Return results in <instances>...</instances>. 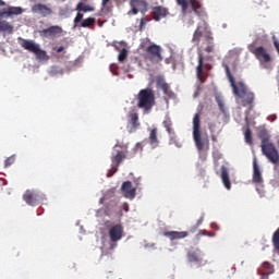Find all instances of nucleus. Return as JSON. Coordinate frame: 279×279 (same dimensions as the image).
Masks as SVG:
<instances>
[{
    "mask_svg": "<svg viewBox=\"0 0 279 279\" xmlns=\"http://www.w3.org/2000/svg\"><path fill=\"white\" fill-rule=\"evenodd\" d=\"M199 113H195L193 118V138L198 151V158L204 161L208 158L210 138L208 137V133L202 134V120H199Z\"/></svg>",
    "mask_w": 279,
    "mask_h": 279,
    "instance_id": "nucleus-1",
    "label": "nucleus"
},
{
    "mask_svg": "<svg viewBox=\"0 0 279 279\" xmlns=\"http://www.w3.org/2000/svg\"><path fill=\"white\" fill-rule=\"evenodd\" d=\"M223 69L231 84L233 95H235V97H239V99H242V106L244 108L245 106H252L254 104V93L250 92L247 85H244L243 82L236 83L234 81V76H232V73L230 72V66H228V64L223 63Z\"/></svg>",
    "mask_w": 279,
    "mask_h": 279,
    "instance_id": "nucleus-2",
    "label": "nucleus"
},
{
    "mask_svg": "<svg viewBox=\"0 0 279 279\" xmlns=\"http://www.w3.org/2000/svg\"><path fill=\"white\" fill-rule=\"evenodd\" d=\"M140 49L145 50L144 58L145 60H148V62H151L153 64L162 62V48L156 44H151L149 38H145L141 41Z\"/></svg>",
    "mask_w": 279,
    "mask_h": 279,
    "instance_id": "nucleus-3",
    "label": "nucleus"
},
{
    "mask_svg": "<svg viewBox=\"0 0 279 279\" xmlns=\"http://www.w3.org/2000/svg\"><path fill=\"white\" fill-rule=\"evenodd\" d=\"M258 137L262 141L260 147L264 156H266V158L270 160L272 165H278V149H276V146H274V144L269 143V133H267V130L259 131Z\"/></svg>",
    "mask_w": 279,
    "mask_h": 279,
    "instance_id": "nucleus-4",
    "label": "nucleus"
},
{
    "mask_svg": "<svg viewBox=\"0 0 279 279\" xmlns=\"http://www.w3.org/2000/svg\"><path fill=\"white\" fill-rule=\"evenodd\" d=\"M137 108L150 112L151 108L156 106V90L151 87L141 89L136 95Z\"/></svg>",
    "mask_w": 279,
    "mask_h": 279,
    "instance_id": "nucleus-5",
    "label": "nucleus"
},
{
    "mask_svg": "<svg viewBox=\"0 0 279 279\" xmlns=\"http://www.w3.org/2000/svg\"><path fill=\"white\" fill-rule=\"evenodd\" d=\"M20 45L26 51L34 53L37 60H47V51L40 49V46L34 43V40L20 38Z\"/></svg>",
    "mask_w": 279,
    "mask_h": 279,
    "instance_id": "nucleus-6",
    "label": "nucleus"
},
{
    "mask_svg": "<svg viewBox=\"0 0 279 279\" xmlns=\"http://www.w3.org/2000/svg\"><path fill=\"white\" fill-rule=\"evenodd\" d=\"M204 34L207 40H213V32H210V27L208 26V23L203 20L198 23L192 38V43H194L196 47H199V43Z\"/></svg>",
    "mask_w": 279,
    "mask_h": 279,
    "instance_id": "nucleus-7",
    "label": "nucleus"
},
{
    "mask_svg": "<svg viewBox=\"0 0 279 279\" xmlns=\"http://www.w3.org/2000/svg\"><path fill=\"white\" fill-rule=\"evenodd\" d=\"M23 199L28 206H38V204L45 202V194L36 190H26Z\"/></svg>",
    "mask_w": 279,
    "mask_h": 279,
    "instance_id": "nucleus-8",
    "label": "nucleus"
},
{
    "mask_svg": "<svg viewBox=\"0 0 279 279\" xmlns=\"http://www.w3.org/2000/svg\"><path fill=\"white\" fill-rule=\"evenodd\" d=\"M109 239H110V250H114L117 247V242L123 239V226L114 225L109 229Z\"/></svg>",
    "mask_w": 279,
    "mask_h": 279,
    "instance_id": "nucleus-9",
    "label": "nucleus"
},
{
    "mask_svg": "<svg viewBox=\"0 0 279 279\" xmlns=\"http://www.w3.org/2000/svg\"><path fill=\"white\" fill-rule=\"evenodd\" d=\"M186 257L189 263H193V265H197L198 267L206 265L204 253H202L199 248H196L194 251H189L186 254Z\"/></svg>",
    "mask_w": 279,
    "mask_h": 279,
    "instance_id": "nucleus-10",
    "label": "nucleus"
},
{
    "mask_svg": "<svg viewBox=\"0 0 279 279\" xmlns=\"http://www.w3.org/2000/svg\"><path fill=\"white\" fill-rule=\"evenodd\" d=\"M251 53H254V56L257 58V60H259V62H270L271 61V57L269 56V53H267V49H265V47L259 46L257 48L254 47V45H251L248 47Z\"/></svg>",
    "mask_w": 279,
    "mask_h": 279,
    "instance_id": "nucleus-11",
    "label": "nucleus"
},
{
    "mask_svg": "<svg viewBox=\"0 0 279 279\" xmlns=\"http://www.w3.org/2000/svg\"><path fill=\"white\" fill-rule=\"evenodd\" d=\"M204 69L210 71L211 66L209 63L204 64V54L198 53V64L196 66V77L199 82H206V77H204Z\"/></svg>",
    "mask_w": 279,
    "mask_h": 279,
    "instance_id": "nucleus-12",
    "label": "nucleus"
},
{
    "mask_svg": "<svg viewBox=\"0 0 279 279\" xmlns=\"http://www.w3.org/2000/svg\"><path fill=\"white\" fill-rule=\"evenodd\" d=\"M33 14H39V16L47 17L51 16L53 14V11L51 8H49L47 4L37 3L32 7Z\"/></svg>",
    "mask_w": 279,
    "mask_h": 279,
    "instance_id": "nucleus-13",
    "label": "nucleus"
},
{
    "mask_svg": "<svg viewBox=\"0 0 279 279\" xmlns=\"http://www.w3.org/2000/svg\"><path fill=\"white\" fill-rule=\"evenodd\" d=\"M151 16L156 22L162 21V19H167V16H169V9L162 5L154 7L151 9Z\"/></svg>",
    "mask_w": 279,
    "mask_h": 279,
    "instance_id": "nucleus-14",
    "label": "nucleus"
},
{
    "mask_svg": "<svg viewBox=\"0 0 279 279\" xmlns=\"http://www.w3.org/2000/svg\"><path fill=\"white\" fill-rule=\"evenodd\" d=\"M23 14V8L21 7H9L0 10V19H10V16H19Z\"/></svg>",
    "mask_w": 279,
    "mask_h": 279,
    "instance_id": "nucleus-15",
    "label": "nucleus"
},
{
    "mask_svg": "<svg viewBox=\"0 0 279 279\" xmlns=\"http://www.w3.org/2000/svg\"><path fill=\"white\" fill-rule=\"evenodd\" d=\"M274 271H275L274 265L267 262L263 263L257 269V272L260 276V279H269V276H271Z\"/></svg>",
    "mask_w": 279,
    "mask_h": 279,
    "instance_id": "nucleus-16",
    "label": "nucleus"
},
{
    "mask_svg": "<svg viewBox=\"0 0 279 279\" xmlns=\"http://www.w3.org/2000/svg\"><path fill=\"white\" fill-rule=\"evenodd\" d=\"M121 191L126 199H134V197H136V189L132 186L130 181H125L122 184Z\"/></svg>",
    "mask_w": 279,
    "mask_h": 279,
    "instance_id": "nucleus-17",
    "label": "nucleus"
},
{
    "mask_svg": "<svg viewBox=\"0 0 279 279\" xmlns=\"http://www.w3.org/2000/svg\"><path fill=\"white\" fill-rule=\"evenodd\" d=\"M163 236H167L170 241H180L189 236V231H166L163 232Z\"/></svg>",
    "mask_w": 279,
    "mask_h": 279,
    "instance_id": "nucleus-18",
    "label": "nucleus"
},
{
    "mask_svg": "<svg viewBox=\"0 0 279 279\" xmlns=\"http://www.w3.org/2000/svg\"><path fill=\"white\" fill-rule=\"evenodd\" d=\"M62 34V27L60 26H50L39 32V35L44 38H49L51 36H58Z\"/></svg>",
    "mask_w": 279,
    "mask_h": 279,
    "instance_id": "nucleus-19",
    "label": "nucleus"
},
{
    "mask_svg": "<svg viewBox=\"0 0 279 279\" xmlns=\"http://www.w3.org/2000/svg\"><path fill=\"white\" fill-rule=\"evenodd\" d=\"M252 182L254 184H263V173L260 172V168L258 167V162L256 158L253 160V178Z\"/></svg>",
    "mask_w": 279,
    "mask_h": 279,
    "instance_id": "nucleus-20",
    "label": "nucleus"
},
{
    "mask_svg": "<svg viewBox=\"0 0 279 279\" xmlns=\"http://www.w3.org/2000/svg\"><path fill=\"white\" fill-rule=\"evenodd\" d=\"M114 151L116 153L111 155V165H113L114 167H121V162H123V160L128 158V154H125V151Z\"/></svg>",
    "mask_w": 279,
    "mask_h": 279,
    "instance_id": "nucleus-21",
    "label": "nucleus"
},
{
    "mask_svg": "<svg viewBox=\"0 0 279 279\" xmlns=\"http://www.w3.org/2000/svg\"><path fill=\"white\" fill-rule=\"evenodd\" d=\"M148 141H149V145L153 149H156V147H158V145L160 144V141L158 140V129L157 128H154L150 130Z\"/></svg>",
    "mask_w": 279,
    "mask_h": 279,
    "instance_id": "nucleus-22",
    "label": "nucleus"
},
{
    "mask_svg": "<svg viewBox=\"0 0 279 279\" xmlns=\"http://www.w3.org/2000/svg\"><path fill=\"white\" fill-rule=\"evenodd\" d=\"M221 180L225 187L230 191V189H232V184L230 183V174H228V168H226V166L221 167Z\"/></svg>",
    "mask_w": 279,
    "mask_h": 279,
    "instance_id": "nucleus-23",
    "label": "nucleus"
},
{
    "mask_svg": "<svg viewBox=\"0 0 279 279\" xmlns=\"http://www.w3.org/2000/svg\"><path fill=\"white\" fill-rule=\"evenodd\" d=\"M190 5L193 10V12H195L197 14V16H204V9H202V2L198 0H190Z\"/></svg>",
    "mask_w": 279,
    "mask_h": 279,
    "instance_id": "nucleus-24",
    "label": "nucleus"
},
{
    "mask_svg": "<svg viewBox=\"0 0 279 279\" xmlns=\"http://www.w3.org/2000/svg\"><path fill=\"white\" fill-rule=\"evenodd\" d=\"M0 32H5L7 34H12L14 32V26L10 22L3 20L0 21Z\"/></svg>",
    "mask_w": 279,
    "mask_h": 279,
    "instance_id": "nucleus-25",
    "label": "nucleus"
},
{
    "mask_svg": "<svg viewBox=\"0 0 279 279\" xmlns=\"http://www.w3.org/2000/svg\"><path fill=\"white\" fill-rule=\"evenodd\" d=\"M129 123L130 125H132L133 130H137L138 125H141V123H138V113L136 112H132L129 114Z\"/></svg>",
    "mask_w": 279,
    "mask_h": 279,
    "instance_id": "nucleus-26",
    "label": "nucleus"
},
{
    "mask_svg": "<svg viewBox=\"0 0 279 279\" xmlns=\"http://www.w3.org/2000/svg\"><path fill=\"white\" fill-rule=\"evenodd\" d=\"M162 125L168 132V134H174L173 132V122L171 121V118L166 117L165 120L162 121Z\"/></svg>",
    "mask_w": 279,
    "mask_h": 279,
    "instance_id": "nucleus-27",
    "label": "nucleus"
},
{
    "mask_svg": "<svg viewBox=\"0 0 279 279\" xmlns=\"http://www.w3.org/2000/svg\"><path fill=\"white\" fill-rule=\"evenodd\" d=\"M76 10H77V12H95V8H93L90 5H86L84 2H80L76 5Z\"/></svg>",
    "mask_w": 279,
    "mask_h": 279,
    "instance_id": "nucleus-28",
    "label": "nucleus"
},
{
    "mask_svg": "<svg viewBox=\"0 0 279 279\" xmlns=\"http://www.w3.org/2000/svg\"><path fill=\"white\" fill-rule=\"evenodd\" d=\"M177 3L181 7L182 14H189V0H177Z\"/></svg>",
    "mask_w": 279,
    "mask_h": 279,
    "instance_id": "nucleus-29",
    "label": "nucleus"
},
{
    "mask_svg": "<svg viewBox=\"0 0 279 279\" xmlns=\"http://www.w3.org/2000/svg\"><path fill=\"white\" fill-rule=\"evenodd\" d=\"M244 141L247 145H254V140L252 137V130H250V128H247L244 131Z\"/></svg>",
    "mask_w": 279,
    "mask_h": 279,
    "instance_id": "nucleus-30",
    "label": "nucleus"
},
{
    "mask_svg": "<svg viewBox=\"0 0 279 279\" xmlns=\"http://www.w3.org/2000/svg\"><path fill=\"white\" fill-rule=\"evenodd\" d=\"M131 8H147V2L145 0H130Z\"/></svg>",
    "mask_w": 279,
    "mask_h": 279,
    "instance_id": "nucleus-31",
    "label": "nucleus"
},
{
    "mask_svg": "<svg viewBox=\"0 0 279 279\" xmlns=\"http://www.w3.org/2000/svg\"><path fill=\"white\" fill-rule=\"evenodd\" d=\"M95 17H87L81 22V27H93L95 25Z\"/></svg>",
    "mask_w": 279,
    "mask_h": 279,
    "instance_id": "nucleus-32",
    "label": "nucleus"
},
{
    "mask_svg": "<svg viewBox=\"0 0 279 279\" xmlns=\"http://www.w3.org/2000/svg\"><path fill=\"white\" fill-rule=\"evenodd\" d=\"M272 245L279 252V228L272 234Z\"/></svg>",
    "mask_w": 279,
    "mask_h": 279,
    "instance_id": "nucleus-33",
    "label": "nucleus"
},
{
    "mask_svg": "<svg viewBox=\"0 0 279 279\" xmlns=\"http://www.w3.org/2000/svg\"><path fill=\"white\" fill-rule=\"evenodd\" d=\"M113 151H125V154H128V144L124 143H117L113 146Z\"/></svg>",
    "mask_w": 279,
    "mask_h": 279,
    "instance_id": "nucleus-34",
    "label": "nucleus"
},
{
    "mask_svg": "<svg viewBox=\"0 0 279 279\" xmlns=\"http://www.w3.org/2000/svg\"><path fill=\"white\" fill-rule=\"evenodd\" d=\"M169 144L174 145V147H178V148L182 147V142L178 140L175 135L170 137Z\"/></svg>",
    "mask_w": 279,
    "mask_h": 279,
    "instance_id": "nucleus-35",
    "label": "nucleus"
},
{
    "mask_svg": "<svg viewBox=\"0 0 279 279\" xmlns=\"http://www.w3.org/2000/svg\"><path fill=\"white\" fill-rule=\"evenodd\" d=\"M118 60L119 62H125V60H128V49L123 48L119 56H118Z\"/></svg>",
    "mask_w": 279,
    "mask_h": 279,
    "instance_id": "nucleus-36",
    "label": "nucleus"
},
{
    "mask_svg": "<svg viewBox=\"0 0 279 279\" xmlns=\"http://www.w3.org/2000/svg\"><path fill=\"white\" fill-rule=\"evenodd\" d=\"M108 3H110V0H102L101 9L106 10L107 12H112V5H108Z\"/></svg>",
    "mask_w": 279,
    "mask_h": 279,
    "instance_id": "nucleus-37",
    "label": "nucleus"
},
{
    "mask_svg": "<svg viewBox=\"0 0 279 279\" xmlns=\"http://www.w3.org/2000/svg\"><path fill=\"white\" fill-rule=\"evenodd\" d=\"M208 40V45L207 47L205 48V51L207 53H213L215 51V43L210 39H207Z\"/></svg>",
    "mask_w": 279,
    "mask_h": 279,
    "instance_id": "nucleus-38",
    "label": "nucleus"
},
{
    "mask_svg": "<svg viewBox=\"0 0 279 279\" xmlns=\"http://www.w3.org/2000/svg\"><path fill=\"white\" fill-rule=\"evenodd\" d=\"M157 85L161 90H163L165 95H167V90H169V84L165 83V81H158Z\"/></svg>",
    "mask_w": 279,
    "mask_h": 279,
    "instance_id": "nucleus-39",
    "label": "nucleus"
},
{
    "mask_svg": "<svg viewBox=\"0 0 279 279\" xmlns=\"http://www.w3.org/2000/svg\"><path fill=\"white\" fill-rule=\"evenodd\" d=\"M14 160H16V158L14 156H11V157L7 158L4 160V167L5 168L12 167V165H14Z\"/></svg>",
    "mask_w": 279,
    "mask_h": 279,
    "instance_id": "nucleus-40",
    "label": "nucleus"
},
{
    "mask_svg": "<svg viewBox=\"0 0 279 279\" xmlns=\"http://www.w3.org/2000/svg\"><path fill=\"white\" fill-rule=\"evenodd\" d=\"M117 171H119V167L111 163V169L108 171L107 178H112Z\"/></svg>",
    "mask_w": 279,
    "mask_h": 279,
    "instance_id": "nucleus-41",
    "label": "nucleus"
},
{
    "mask_svg": "<svg viewBox=\"0 0 279 279\" xmlns=\"http://www.w3.org/2000/svg\"><path fill=\"white\" fill-rule=\"evenodd\" d=\"M82 19H84V14L77 13L76 16L74 17V23L77 25V23H82Z\"/></svg>",
    "mask_w": 279,
    "mask_h": 279,
    "instance_id": "nucleus-42",
    "label": "nucleus"
},
{
    "mask_svg": "<svg viewBox=\"0 0 279 279\" xmlns=\"http://www.w3.org/2000/svg\"><path fill=\"white\" fill-rule=\"evenodd\" d=\"M145 25H147V19L146 17H142L141 22H140L141 29H143V27H145Z\"/></svg>",
    "mask_w": 279,
    "mask_h": 279,
    "instance_id": "nucleus-43",
    "label": "nucleus"
},
{
    "mask_svg": "<svg viewBox=\"0 0 279 279\" xmlns=\"http://www.w3.org/2000/svg\"><path fill=\"white\" fill-rule=\"evenodd\" d=\"M218 106H219L221 112H226V106L223 105V101L218 100Z\"/></svg>",
    "mask_w": 279,
    "mask_h": 279,
    "instance_id": "nucleus-44",
    "label": "nucleus"
},
{
    "mask_svg": "<svg viewBox=\"0 0 279 279\" xmlns=\"http://www.w3.org/2000/svg\"><path fill=\"white\" fill-rule=\"evenodd\" d=\"M122 208L124 213H130V204L123 203Z\"/></svg>",
    "mask_w": 279,
    "mask_h": 279,
    "instance_id": "nucleus-45",
    "label": "nucleus"
},
{
    "mask_svg": "<svg viewBox=\"0 0 279 279\" xmlns=\"http://www.w3.org/2000/svg\"><path fill=\"white\" fill-rule=\"evenodd\" d=\"M132 8V14H138V7H131Z\"/></svg>",
    "mask_w": 279,
    "mask_h": 279,
    "instance_id": "nucleus-46",
    "label": "nucleus"
},
{
    "mask_svg": "<svg viewBox=\"0 0 279 279\" xmlns=\"http://www.w3.org/2000/svg\"><path fill=\"white\" fill-rule=\"evenodd\" d=\"M199 234L213 236V234L208 233L206 230L199 231Z\"/></svg>",
    "mask_w": 279,
    "mask_h": 279,
    "instance_id": "nucleus-47",
    "label": "nucleus"
},
{
    "mask_svg": "<svg viewBox=\"0 0 279 279\" xmlns=\"http://www.w3.org/2000/svg\"><path fill=\"white\" fill-rule=\"evenodd\" d=\"M62 51H64V47H63V46H60V47L57 49V53H62Z\"/></svg>",
    "mask_w": 279,
    "mask_h": 279,
    "instance_id": "nucleus-48",
    "label": "nucleus"
},
{
    "mask_svg": "<svg viewBox=\"0 0 279 279\" xmlns=\"http://www.w3.org/2000/svg\"><path fill=\"white\" fill-rule=\"evenodd\" d=\"M211 228H214L215 230H219V225H217L216 222H213Z\"/></svg>",
    "mask_w": 279,
    "mask_h": 279,
    "instance_id": "nucleus-49",
    "label": "nucleus"
},
{
    "mask_svg": "<svg viewBox=\"0 0 279 279\" xmlns=\"http://www.w3.org/2000/svg\"><path fill=\"white\" fill-rule=\"evenodd\" d=\"M211 141H213L214 143H217V135L211 134Z\"/></svg>",
    "mask_w": 279,
    "mask_h": 279,
    "instance_id": "nucleus-50",
    "label": "nucleus"
},
{
    "mask_svg": "<svg viewBox=\"0 0 279 279\" xmlns=\"http://www.w3.org/2000/svg\"><path fill=\"white\" fill-rule=\"evenodd\" d=\"M202 221H204L203 218H201L199 220H197V223H196L197 228H199V226H202Z\"/></svg>",
    "mask_w": 279,
    "mask_h": 279,
    "instance_id": "nucleus-51",
    "label": "nucleus"
},
{
    "mask_svg": "<svg viewBox=\"0 0 279 279\" xmlns=\"http://www.w3.org/2000/svg\"><path fill=\"white\" fill-rule=\"evenodd\" d=\"M5 5V1L0 0V8H3Z\"/></svg>",
    "mask_w": 279,
    "mask_h": 279,
    "instance_id": "nucleus-52",
    "label": "nucleus"
},
{
    "mask_svg": "<svg viewBox=\"0 0 279 279\" xmlns=\"http://www.w3.org/2000/svg\"><path fill=\"white\" fill-rule=\"evenodd\" d=\"M98 26L104 27V22H101V20H98Z\"/></svg>",
    "mask_w": 279,
    "mask_h": 279,
    "instance_id": "nucleus-53",
    "label": "nucleus"
},
{
    "mask_svg": "<svg viewBox=\"0 0 279 279\" xmlns=\"http://www.w3.org/2000/svg\"><path fill=\"white\" fill-rule=\"evenodd\" d=\"M271 121H276V116H272V117H271Z\"/></svg>",
    "mask_w": 279,
    "mask_h": 279,
    "instance_id": "nucleus-54",
    "label": "nucleus"
},
{
    "mask_svg": "<svg viewBox=\"0 0 279 279\" xmlns=\"http://www.w3.org/2000/svg\"><path fill=\"white\" fill-rule=\"evenodd\" d=\"M135 147H136V149H138V147H141V144L137 143Z\"/></svg>",
    "mask_w": 279,
    "mask_h": 279,
    "instance_id": "nucleus-55",
    "label": "nucleus"
},
{
    "mask_svg": "<svg viewBox=\"0 0 279 279\" xmlns=\"http://www.w3.org/2000/svg\"><path fill=\"white\" fill-rule=\"evenodd\" d=\"M210 132H213V126H209Z\"/></svg>",
    "mask_w": 279,
    "mask_h": 279,
    "instance_id": "nucleus-56",
    "label": "nucleus"
}]
</instances>
